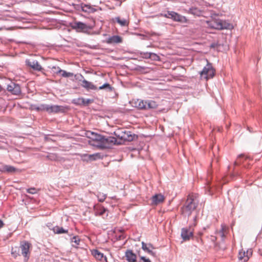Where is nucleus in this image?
<instances>
[{
    "mask_svg": "<svg viewBox=\"0 0 262 262\" xmlns=\"http://www.w3.org/2000/svg\"><path fill=\"white\" fill-rule=\"evenodd\" d=\"M80 76H81V77L82 78H83V79L84 78L83 76L82 75H80Z\"/></svg>",
    "mask_w": 262,
    "mask_h": 262,
    "instance_id": "nucleus-52",
    "label": "nucleus"
},
{
    "mask_svg": "<svg viewBox=\"0 0 262 262\" xmlns=\"http://www.w3.org/2000/svg\"><path fill=\"white\" fill-rule=\"evenodd\" d=\"M53 231L56 234L66 233L68 231V230L64 229L62 227L59 226H56L54 227Z\"/></svg>",
    "mask_w": 262,
    "mask_h": 262,
    "instance_id": "nucleus-28",
    "label": "nucleus"
},
{
    "mask_svg": "<svg viewBox=\"0 0 262 262\" xmlns=\"http://www.w3.org/2000/svg\"><path fill=\"white\" fill-rule=\"evenodd\" d=\"M146 104L145 105L146 110L156 108L158 106L157 103L153 100H146Z\"/></svg>",
    "mask_w": 262,
    "mask_h": 262,
    "instance_id": "nucleus-24",
    "label": "nucleus"
},
{
    "mask_svg": "<svg viewBox=\"0 0 262 262\" xmlns=\"http://www.w3.org/2000/svg\"><path fill=\"white\" fill-rule=\"evenodd\" d=\"M116 21L121 26H128V23L126 20V19L123 18L121 19L119 17H117L115 18Z\"/></svg>",
    "mask_w": 262,
    "mask_h": 262,
    "instance_id": "nucleus-30",
    "label": "nucleus"
},
{
    "mask_svg": "<svg viewBox=\"0 0 262 262\" xmlns=\"http://www.w3.org/2000/svg\"><path fill=\"white\" fill-rule=\"evenodd\" d=\"M96 196L98 198V201L100 202H104L106 198V194L101 193L100 192H98L97 194H96Z\"/></svg>",
    "mask_w": 262,
    "mask_h": 262,
    "instance_id": "nucleus-32",
    "label": "nucleus"
},
{
    "mask_svg": "<svg viewBox=\"0 0 262 262\" xmlns=\"http://www.w3.org/2000/svg\"><path fill=\"white\" fill-rule=\"evenodd\" d=\"M71 242L72 243H74V245H72V246L77 248L80 244V239L78 236H74L71 238Z\"/></svg>",
    "mask_w": 262,
    "mask_h": 262,
    "instance_id": "nucleus-29",
    "label": "nucleus"
},
{
    "mask_svg": "<svg viewBox=\"0 0 262 262\" xmlns=\"http://www.w3.org/2000/svg\"><path fill=\"white\" fill-rule=\"evenodd\" d=\"M198 204V201H195V196L193 194H189L185 204L181 207V212L183 215L189 217L192 212L195 210Z\"/></svg>",
    "mask_w": 262,
    "mask_h": 262,
    "instance_id": "nucleus-1",
    "label": "nucleus"
},
{
    "mask_svg": "<svg viewBox=\"0 0 262 262\" xmlns=\"http://www.w3.org/2000/svg\"><path fill=\"white\" fill-rule=\"evenodd\" d=\"M34 109L37 111H40L39 106H34Z\"/></svg>",
    "mask_w": 262,
    "mask_h": 262,
    "instance_id": "nucleus-45",
    "label": "nucleus"
},
{
    "mask_svg": "<svg viewBox=\"0 0 262 262\" xmlns=\"http://www.w3.org/2000/svg\"><path fill=\"white\" fill-rule=\"evenodd\" d=\"M199 235L201 236V235H202L203 233L202 232H199Z\"/></svg>",
    "mask_w": 262,
    "mask_h": 262,
    "instance_id": "nucleus-50",
    "label": "nucleus"
},
{
    "mask_svg": "<svg viewBox=\"0 0 262 262\" xmlns=\"http://www.w3.org/2000/svg\"><path fill=\"white\" fill-rule=\"evenodd\" d=\"M52 69H57L58 70L57 71H54L55 73H56L57 74H60L61 76H62L63 77H66V75H66V71L62 70L59 67H56V66H53L52 67Z\"/></svg>",
    "mask_w": 262,
    "mask_h": 262,
    "instance_id": "nucleus-31",
    "label": "nucleus"
},
{
    "mask_svg": "<svg viewBox=\"0 0 262 262\" xmlns=\"http://www.w3.org/2000/svg\"><path fill=\"white\" fill-rule=\"evenodd\" d=\"M107 86L106 88H105L104 90H105L106 92H113L114 90V89L113 87H112L109 83H108Z\"/></svg>",
    "mask_w": 262,
    "mask_h": 262,
    "instance_id": "nucleus-38",
    "label": "nucleus"
},
{
    "mask_svg": "<svg viewBox=\"0 0 262 262\" xmlns=\"http://www.w3.org/2000/svg\"><path fill=\"white\" fill-rule=\"evenodd\" d=\"M72 27L73 29L76 30L77 31L84 32L90 29L86 24H84L81 21H75L72 24Z\"/></svg>",
    "mask_w": 262,
    "mask_h": 262,
    "instance_id": "nucleus-8",
    "label": "nucleus"
},
{
    "mask_svg": "<svg viewBox=\"0 0 262 262\" xmlns=\"http://www.w3.org/2000/svg\"><path fill=\"white\" fill-rule=\"evenodd\" d=\"M142 57L146 59H148L151 56L150 52H141L140 53Z\"/></svg>",
    "mask_w": 262,
    "mask_h": 262,
    "instance_id": "nucleus-35",
    "label": "nucleus"
},
{
    "mask_svg": "<svg viewBox=\"0 0 262 262\" xmlns=\"http://www.w3.org/2000/svg\"><path fill=\"white\" fill-rule=\"evenodd\" d=\"M207 61V64L204 67L202 71L200 72L201 78L207 80L213 78L214 75L215 71L212 67L211 63Z\"/></svg>",
    "mask_w": 262,
    "mask_h": 262,
    "instance_id": "nucleus-4",
    "label": "nucleus"
},
{
    "mask_svg": "<svg viewBox=\"0 0 262 262\" xmlns=\"http://www.w3.org/2000/svg\"><path fill=\"white\" fill-rule=\"evenodd\" d=\"M106 211V209L103 207H100L96 210L95 213L96 215H103Z\"/></svg>",
    "mask_w": 262,
    "mask_h": 262,
    "instance_id": "nucleus-33",
    "label": "nucleus"
},
{
    "mask_svg": "<svg viewBox=\"0 0 262 262\" xmlns=\"http://www.w3.org/2000/svg\"><path fill=\"white\" fill-rule=\"evenodd\" d=\"M198 239V242L199 243H202V244L203 243V240H202V238H198V239Z\"/></svg>",
    "mask_w": 262,
    "mask_h": 262,
    "instance_id": "nucleus-47",
    "label": "nucleus"
},
{
    "mask_svg": "<svg viewBox=\"0 0 262 262\" xmlns=\"http://www.w3.org/2000/svg\"><path fill=\"white\" fill-rule=\"evenodd\" d=\"M81 9L83 12L92 13L96 11V9L93 8L91 5L81 4Z\"/></svg>",
    "mask_w": 262,
    "mask_h": 262,
    "instance_id": "nucleus-21",
    "label": "nucleus"
},
{
    "mask_svg": "<svg viewBox=\"0 0 262 262\" xmlns=\"http://www.w3.org/2000/svg\"><path fill=\"white\" fill-rule=\"evenodd\" d=\"M92 253L97 259L107 262L106 257L104 256L103 254L98 250H93L92 251Z\"/></svg>",
    "mask_w": 262,
    "mask_h": 262,
    "instance_id": "nucleus-18",
    "label": "nucleus"
},
{
    "mask_svg": "<svg viewBox=\"0 0 262 262\" xmlns=\"http://www.w3.org/2000/svg\"><path fill=\"white\" fill-rule=\"evenodd\" d=\"M135 107L140 110H146L145 105L146 104V100L138 99L135 103Z\"/></svg>",
    "mask_w": 262,
    "mask_h": 262,
    "instance_id": "nucleus-25",
    "label": "nucleus"
},
{
    "mask_svg": "<svg viewBox=\"0 0 262 262\" xmlns=\"http://www.w3.org/2000/svg\"><path fill=\"white\" fill-rule=\"evenodd\" d=\"M114 135L123 141H132L134 139V136L130 131L124 130L123 129H118L114 132Z\"/></svg>",
    "mask_w": 262,
    "mask_h": 262,
    "instance_id": "nucleus-5",
    "label": "nucleus"
},
{
    "mask_svg": "<svg viewBox=\"0 0 262 262\" xmlns=\"http://www.w3.org/2000/svg\"><path fill=\"white\" fill-rule=\"evenodd\" d=\"M81 85L82 88H84L87 91L97 90V86L95 85L92 82L87 81L84 79L82 80V83Z\"/></svg>",
    "mask_w": 262,
    "mask_h": 262,
    "instance_id": "nucleus-15",
    "label": "nucleus"
},
{
    "mask_svg": "<svg viewBox=\"0 0 262 262\" xmlns=\"http://www.w3.org/2000/svg\"><path fill=\"white\" fill-rule=\"evenodd\" d=\"M12 254L13 255V256L16 257L17 256V254L14 253V252H12Z\"/></svg>",
    "mask_w": 262,
    "mask_h": 262,
    "instance_id": "nucleus-48",
    "label": "nucleus"
},
{
    "mask_svg": "<svg viewBox=\"0 0 262 262\" xmlns=\"http://www.w3.org/2000/svg\"><path fill=\"white\" fill-rule=\"evenodd\" d=\"M1 89H2V88H1V86L0 85V91H1Z\"/></svg>",
    "mask_w": 262,
    "mask_h": 262,
    "instance_id": "nucleus-53",
    "label": "nucleus"
},
{
    "mask_svg": "<svg viewBox=\"0 0 262 262\" xmlns=\"http://www.w3.org/2000/svg\"><path fill=\"white\" fill-rule=\"evenodd\" d=\"M52 70H53V71L54 72V71H58V70H57V69H53L52 68Z\"/></svg>",
    "mask_w": 262,
    "mask_h": 262,
    "instance_id": "nucleus-49",
    "label": "nucleus"
},
{
    "mask_svg": "<svg viewBox=\"0 0 262 262\" xmlns=\"http://www.w3.org/2000/svg\"><path fill=\"white\" fill-rule=\"evenodd\" d=\"M188 13L193 14L196 16H200L201 14V11L199 9L196 7H192L190 8L188 11Z\"/></svg>",
    "mask_w": 262,
    "mask_h": 262,
    "instance_id": "nucleus-26",
    "label": "nucleus"
},
{
    "mask_svg": "<svg viewBox=\"0 0 262 262\" xmlns=\"http://www.w3.org/2000/svg\"><path fill=\"white\" fill-rule=\"evenodd\" d=\"M260 254L262 255V249L260 250Z\"/></svg>",
    "mask_w": 262,
    "mask_h": 262,
    "instance_id": "nucleus-51",
    "label": "nucleus"
},
{
    "mask_svg": "<svg viewBox=\"0 0 262 262\" xmlns=\"http://www.w3.org/2000/svg\"><path fill=\"white\" fill-rule=\"evenodd\" d=\"M48 104H42L39 105L40 111H46L47 112Z\"/></svg>",
    "mask_w": 262,
    "mask_h": 262,
    "instance_id": "nucleus-37",
    "label": "nucleus"
},
{
    "mask_svg": "<svg viewBox=\"0 0 262 262\" xmlns=\"http://www.w3.org/2000/svg\"><path fill=\"white\" fill-rule=\"evenodd\" d=\"M142 249L146 251L148 253L151 255H154L155 253L152 251V250L154 249L153 245L151 244H146L143 242H142Z\"/></svg>",
    "mask_w": 262,
    "mask_h": 262,
    "instance_id": "nucleus-20",
    "label": "nucleus"
},
{
    "mask_svg": "<svg viewBox=\"0 0 262 262\" xmlns=\"http://www.w3.org/2000/svg\"><path fill=\"white\" fill-rule=\"evenodd\" d=\"M243 157H244V155L243 154H241L238 156V159H239L240 158ZM241 161H238V159H237L236 161L234 162V165H237L241 163Z\"/></svg>",
    "mask_w": 262,
    "mask_h": 262,
    "instance_id": "nucleus-40",
    "label": "nucleus"
},
{
    "mask_svg": "<svg viewBox=\"0 0 262 262\" xmlns=\"http://www.w3.org/2000/svg\"><path fill=\"white\" fill-rule=\"evenodd\" d=\"M120 142H117V140L115 137H106L104 136H102V140L100 143L97 144V146L100 148H110L112 145L116 144H120Z\"/></svg>",
    "mask_w": 262,
    "mask_h": 262,
    "instance_id": "nucleus-2",
    "label": "nucleus"
},
{
    "mask_svg": "<svg viewBox=\"0 0 262 262\" xmlns=\"http://www.w3.org/2000/svg\"><path fill=\"white\" fill-rule=\"evenodd\" d=\"M181 237L184 241H189L193 236V232L190 228H183L181 230Z\"/></svg>",
    "mask_w": 262,
    "mask_h": 262,
    "instance_id": "nucleus-12",
    "label": "nucleus"
},
{
    "mask_svg": "<svg viewBox=\"0 0 262 262\" xmlns=\"http://www.w3.org/2000/svg\"><path fill=\"white\" fill-rule=\"evenodd\" d=\"M26 191L29 193L34 194L37 193L38 190L36 189L35 187H31L28 188Z\"/></svg>",
    "mask_w": 262,
    "mask_h": 262,
    "instance_id": "nucleus-34",
    "label": "nucleus"
},
{
    "mask_svg": "<svg viewBox=\"0 0 262 262\" xmlns=\"http://www.w3.org/2000/svg\"><path fill=\"white\" fill-rule=\"evenodd\" d=\"M16 170V169L14 167L8 165H4L2 168H0V171L2 172L13 173Z\"/></svg>",
    "mask_w": 262,
    "mask_h": 262,
    "instance_id": "nucleus-23",
    "label": "nucleus"
},
{
    "mask_svg": "<svg viewBox=\"0 0 262 262\" xmlns=\"http://www.w3.org/2000/svg\"><path fill=\"white\" fill-rule=\"evenodd\" d=\"M126 259L128 262H136L137 260V255L133 253L131 250H127L125 252Z\"/></svg>",
    "mask_w": 262,
    "mask_h": 262,
    "instance_id": "nucleus-17",
    "label": "nucleus"
},
{
    "mask_svg": "<svg viewBox=\"0 0 262 262\" xmlns=\"http://www.w3.org/2000/svg\"><path fill=\"white\" fill-rule=\"evenodd\" d=\"M238 259L242 262H246L248 260L249 257L247 255H246L245 251H241L238 253Z\"/></svg>",
    "mask_w": 262,
    "mask_h": 262,
    "instance_id": "nucleus-27",
    "label": "nucleus"
},
{
    "mask_svg": "<svg viewBox=\"0 0 262 262\" xmlns=\"http://www.w3.org/2000/svg\"><path fill=\"white\" fill-rule=\"evenodd\" d=\"M170 18L172 19L173 21L182 23H186L188 21L185 16L181 15L174 11H172Z\"/></svg>",
    "mask_w": 262,
    "mask_h": 262,
    "instance_id": "nucleus-13",
    "label": "nucleus"
},
{
    "mask_svg": "<svg viewBox=\"0 0 262 262\" xmlns=\"http://www.w3.org/2000/svg\"><path fill=\"white\" fill-rule=\"evenodd\" d=\"M7 90L11 94L14 95H18L21 93L19 85L12 81L7 84Z\"/></svg>",
    "mask_w": 262,
    "mask_h": 262,
    "instance_id": "nucleus-7",
    "label": "nucleus"
},
{
    "mask_svg": "<svg viewBox=\"0 0 262 262\" xmlns=\"http://www.w3.org/2000/svg\"><path fill=\"white\" fill-rule=\"evenodd\" d=\"M209 26L212 28L218 30L230 29L232 28V25L228 21L220 19L211 20L210 21Z\"/></svg>",
    "mask_w": 262,
    "mask_h": 262,
    "instance_id": "nucleus-3",
    "label": "nucleus"
},
{
    "mask_svg": "<svg viewBox=\"0 0 262 262\" xmlns=\"http://www.w3.org/2000/svg\"><path fill=\"white\" fill-rule=\"evenodd\" d=\"M88 136L91 138L93 140L96 141L98 142L97 144L101 142L103 135L95 133L92 132H88L87 133Z\"/></svg>",
    "mask_w": 262,
    "mask_h": 262,
    "instance_id": "nucleus-19",
    "label": "nucleus"
},
{
    "mask_svg": "<svg viewBox=\"0 0 262 262\" xmlns=\"http://www.w3.org/2000/svg\"><path fill=\"white\" fill-rule=\"evenodd\" d=\"M30 245V244L28 242H24L20 246L21 254L25 257L26 260H28L29 257Z\"/></svg>",
    "mask_w": 262,
    "mask_h": 262,
    "instance_id": "nucleus-10",
    "label": "nucleus"
},
{
    "mask_svg": "<svg viewBox=\"0 0 262 262\" xmlns=\"http://www.w3.org/2000/svg\"><path fill=\"white\" fill-rule=\"evenodd\" d=\"M63 109L61 106L57 105H48L47 112L49 114L51 113H58L63 112Z\"/></svg>",
    "mask_w": 262,
    "mask_h": 262,
    "instance_id": "nucleus-16",
    "label": "nucleus"
},
{
    "mask_svg": "<svg viewBox=\"0 0 262 262\" xmlns=\"http://www.w3.org/2000/svg\"><path fill=\"white\" fill-rule=\"evenodd\" d=\"M122 42V38L118 35H113L107 38L106 42L108 44L119 43Z\"/></svg>",
    "mask_w": 262,
    "mask_h": 262,
    "instance_id": "nucleus-22",
    "label": "nucleus"
},
{
    "mask_svg": "<svg viewBox=\"0 0 262 262\" xmlns=\"http://www.w3.org/2000/svg\"><path fill=\"white\" fill-rule=\"evenodd\" d=\"M171 11H168L167 12L164 14H161V15L165 17L170 18V16H171Z\"/></svg>",
    "mask_w": 262,
    "mask_h": 262,
    "instance_id": "nucleus-39",
    "label": "nucleus"
},
{
    "mask_svg": "<svg viewBox=\"0 0 262 262\" xmlns=\"http://www.w3.org/2000/svg\"><path fill=\"white\" fill-rule=\"evenodd\" d=\"M108 83H105L102 85L99 86L98 88H97V90H104L105 88H106L107 86Z\"/></svg>",
    "mask_w": 262,
    "mask_h": 262,
    "instance_id": "nucleus-42",
    "label": "nucleus"
},
{
    "mask_svg": "<svg viewBox=\"0 0 262 262\" xmlns=\"http://www.w3.org/2000/svg\"><path fill=\"white\" fill-rule=\"evenodd\" d=\"M80 157L83 161L88 162L101 159L103 156L100 153H95L91 155L86 154H81L80 155Z\"/></svg>",
    "mask_w": 262,
    "mask_h": 262,
    "instance_id": "nucleus-6",
    "label": "nucleus"
},
{
    "mask_svg": "<svg viewBox=\"0 0 262 262\" xmlns=\"http://www.w3.org/2000/svg\"><path fill=\"white\" fill-rule=\"evenodd\" d=\"M151 205L156 206L163 203L165 200V197L161 193L156 194L151 197Z\"/></svg>",
    "mask_w": 262,
    "mask_h": 262,
    "instance_id": "nucleus-14",
    "label": "nucleus"
},
{
    "mask_svg": "<svg viewBox=\"0 0 262 262\" xmlns=\"http://www.w3.org/2000/svg\"><path fill=\"white\" fill-rule=\"evenodd\" d=\"M140 260H142L143 262H151L149 258H146L144 256H141L140 257ZM139 262H141V261H139Z\"/></svg>",
    "mask_w": 262,
    "mask_h": 262,
    "instance_id": "nucleus-41",
    "label": "nucleus"
},
{
    "mask_svg": "<svg viewBox=\"0 0 262 262\" xmlns=\"http://www.w3.org/2000/svg\"><path fill=\"white\" fill-rule=\"evenodd\" d=\"M93 102V99L78 98L72 100V102L77 105L86 106Z\"/></svg>",
    "mask_w": 262,
    "mask_h": 262,
    "instance_id": "nucleus-11",
    "label": "nucleus"
},
{
    "mask_svg": "<svg viewBox=\"0 0 262 262\" xmlns=\"http://www.w3.org/2000/svg\"><path fill=\"white\" fill-rule=\"evenodd\" d=\"M3 226H4V223H3V221L1 220H0V228L3 227Z\"/></svg>",
    "mask_w": 262,
    "mask_h": 262,
    "instance_id": "nucleus-46",
    "label": "nucleus"
},
{
    "mask_svg": "<svg viewBox=\"0 0 262 262\" xmlns=\"http://www.w3.org/2000/svg\"><path fill=\"white\" fill-rule=\"evenodd\" d=\"M216 240V237L214 236H210V241L213 243V244H215V242Z\"/></svg>",
    "mask_w": 262,
    "mask_h": 262,
    "instance_id": "nucleus-44",
    "label": "nucleus"
},
{
    "mask_svg": "<svg viewBox=\"0 0 262 262\" xmlns=\"http://www.w3.org/2000/svg\"><path fill=\"white\" fill-rule=\"evenodd\" d=\"M26 64L35 71H40L42 68L36 60L27 59L25 61Z\"/></svg>",
    "mask_w": 262,
    "mask_h": 262,
    "instance_id": "nucleus-9",
    "label": "nucleus"
},
{
    "mask_svg": "<svg viewBox=\"0 0 262 262\" xmlns=\"http://www.w3.org/2000/svg\"><path fill=\"white\" fill-rule=\"evenodd\" d=\"M151 56L149 58L153 60H159V57L155 53L150 52Z\"/></svg>",
    "mask_w": 262,
    "mask_h": 262,
    "instance_id": "nucleus-36",
    "label": "nucleus"
},
{
    "mask_svg": "<svg viewBox=\"0 0 262 262\" xmlns=\"http://www.w3.org/2000/svg\"><path fill=\"white\" fill-rule=\"evenodd\" d=\"M73 73H70V72H67L66 71V77H71V76H73Z\"/></svg>",
    "mask_w": 262,
    "mask_h": 262,
    "instance_id": "nucleus-43",
    "label": "nucleus"
}]
</instances>
